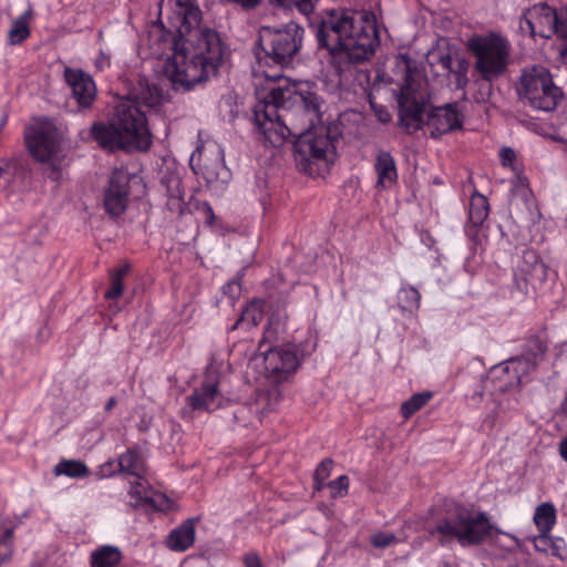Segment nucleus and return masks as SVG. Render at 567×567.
Listing matches in <instances>:
<instances>
[{
	"label": "nucleus",
	"instance_id": "25",
	"mask_svg": "<svg viewBox=\"0 0 567 567\" xmlns=\"http://www.w3.org/2000/svg\"><path fill=\"white\" fill-rule=\"evenodd\" d=\"M534 523L540 533H550L556 523V509L551 503H542L536 507Z\"/></svg>",
	"mask_w": 567,
	"mask_h": 567
},
{
	"label": "nucleus",
	"instance_id": "57",
	"mask_svg": "<svg viewBox=\"0 0 567 567\" xmlns=\"http://www.w3.org/2000/svg\"><path fill=\"white\" fill-rule=\"evenodd\" d=\"M112 466H113V462H107V463H105V464L103 465V470L105 471V470H106V467H110V468H111Z\"/></svg>",
	"mask_w": 567,
	"mask_h": 567
},
{
	"label": "nucleus",
	"instance_id": "34",
	"mask_svg": "<svg viewBox=\"0 0 567 567\" xmlns=\"http://www.w3.org/2000/svg\"><path fill=\"white\" fill-rule=\"evenodd\" d=\"M269 2L272 6L286 9L296 8L306 16L312 12V7L308 0H269Z\"/></svg>",
	"mask_w": 567,
	"mask_h": 567
},
{
	"label": "nucleus",
	"instance_id": "45",
	"mask_svg": "<svg viewBox=\"0 0 567 567\" xmlns=\"http://www.w3.org/2000/svg\"><path fill=\"white\" fill-rule=\"evenodd\" d=\"M110 65H111V56H110V54L101 51L99 53V56L95 60L96 69H99L100 71H103V70L110 68Z\"/></svg>",
	"mask_w": 567,
	"mask_h": 567
},
{
	"label": "nucleus",
	"instance_id": "22",
	"mask_svg": "<svg viewBox=\"0 0 567 567\" xmlns=\"http://www.w3.org/2000/svg\"><path fill=\"white\" fill-rule=\"evenodd\" d=\"M534 547L540 553H550L554 556L564 558L567 554V546L563 538H553L549 533H540L534 537Z\"/></svg>",
	"mask_w": 567,
	"mask_h": 567
},
{
	"label": "nucleus",
	"instance_id": "31",
	"mask_svg": "<svg viewBox=\"0 0 567 567\" xmlns=\"http://www.w3.org/2000/svg\"><path fill=\"white\" fill-rule=\"evenodd\" d=\"M30 34L29 28H28V20L25 16H21L18 19H16L12 23V27L9 31V38L11 43H20L24 39H27Z\"/></svg>",
	"mask_w": 567,
	"mask_h": 567
},
{
	"label": "nucleus",
	"instance_id": "54",
	"mask_svg": "<svg viewBox=\"0 0 567 567\" xmlns=\"http://www.w3.org/2000/svg\"><path fill=\"white\" fill-rule=\"evenodd\" d=\"M450 63H451V58H450L449 55L442 59V64H443L445 68H449V69H450Z\"/></svg>",
	"mask_w": 567,
	"mask_h": 567
},
{
	"label": "nucleus",
	"instance_id": "17",
	"mask_svg": "<svg viewBox=\"0 0 567 567\" xmlns=\"http://www.w3.org/2000/svg\"><path fill=\"white\" fill-rule=\"evenodd\" d=\"M63 74L79 106L90 107L96 97V86L93 79L83 70L69 66L64 69Z\"/></svg>",
	"mask_w": 567,
	"mask_h": 567
},
{
	"label": "nucleus",
	"instance_id": "4",
	"mask_svg": "<svg viewBox=\"0 0 567 567\" xmlns=\"http://www.w3.org/2000/svg\"><path fill=\"white\" fill-rule=\"evenodd\" d=\"M429 97L426 83L412 76L406 59L405 79L398 95L399 126L406 134H413L426 125L433 138L462 128L463 115L457 110V103H447L431 109L424 122L423 113Z\"/></svg>",
	"mask_w": 567,
	"mask_h": 567
},
{
	"label": "nucleus",
	"instance_id": "46",
	"mask_svg": "<svg viewBox=\"0 0 567 567\" xmlns=\"http://www.w3.org/2000/svg\"><path fill=\"white\" fill-rule=\"evenodd\" d=\"M49 163L48 177L53 182H58L61 178V169L56 163L52 162V159Z\"/></svg>",
	"mask_w": 567,
	"mask_h": 567
},
{
	"label": "nucleus",
	"instance_id": "59",
	"mask_svg": "<svg viewBox=\"0 0 567 567\" xmlns=\"http://www.w3.org/2000/svg\"><path fill=\"white\" fill-rule=\"evenodd\" d=\"M265 333H266V334L271 336V334H272V331H271V329H270V328H267Z\"/></svg>",
	"mask_w": 567,
	"mask_h": 567
},
{
	"label": "nucleus",
	"instance_id": "44",
	"mask_svg": "<svg viewBox=\"0 0 567 567\" xmlns=\"http://www.w3.org/2000/svg\"><path fill=\"white\" fill-rule=\"evenodd\" d=\"M13 554V547L11 545H6L3 542H0V567L10 560Z\"/></svg>",
	"mask_w": 567,
	"mask_h": 567
},
{
	"label": "nucleus",
	"instance_id": "37",
	"mask_svg": "<svg viewBox=\"0 0 567 567\" xmlns=\"http://www.w3.org/2000/svg\"><path fill=\"white\" fill-rule=\"evenodd\" d=\"M167 198L171 196L184 197V189L182 187V181L178 176H169L165 181Z\"/></svg>",
	"mask_w": 567,
	"mask_h": 567
},
{
	"label": "nucleus",
	"instance_id": "2",
	"mask_svg": "<svg viewBox=\"0 0 567 567\" xmlns=\"http://www.w3.org/2000/svg\"><path fill=\"white\" fill-rule=\"evenodd\" d=\"M321 97L309 90L272 87L254 110V123L272 146L284 144L289 134L321 124Z\"/></svg>",
	"mask_w": 567,
	"mask_h": 567
},
{
	"label": "nucleus",
	"instance_id": "51",
	"mask_svg": "<svg viewBox=\"0 0 567 567\" xmlns=\"http://www.w3.org/2000/svg\"><path fill=\"white\" fill-rule=\"evenodd\" d=\"M378 117H379L380 122H382V123H389L391 121L390 113L386 111H383V110H380L378 112Z\"/></svg>",
	"mask_w": 567,
	"mask_h": 567
},
{
	"label": "nucleus",
	"instance_id": "36",
	"mask_svg": "<svg viewBox=\"0 0 567 567\" xmlns=\"http://www.w3.org/2000/svg\"><path fill=\"white\" fill-rule=\"evenodd\" d=\"M371 544L377 548H386L398 542L393 533L378 532L370 538Z\"/></svg>",
	"mask_w": 567,
	"mask_h": 567
},
{
	"label": "nucleus",
	"instance_id": "49",
	"mask_svg": "<svg viewBox=\"0 0 567 567\" xmlns=\"http://www.w3.org/2000/svg\"><path fill=\"white\" fill-rule=\"evenodd\" d=\"M12 536H13V529L12 528H4L2 532V535H0V542H3L6 545L12 546Z\"/></svg>",
	"mask_w": 567,
	"mask_h": 567
},
{
	"label": "nucleus",
	"instance_id": "19",
	"mask_svg": "<svg viewBox=\"0 0 567 567\" xmlns=\"http://www.w3.org/2000/svg\"><path fill=\"white\" fill-rule=\"evenodd\" d=\"M197 518H189L173 529L167 537V546L175 551H185L195 542V523Z\"/></svg>",
	"mask_w": 567,
	"mask_h": 567
},
{
	"label": "nucleus",
	"instance_id": "7",
	"mask_svg": "<svg viewBox=\"0 0 567 567\" xmlns=\"http://www.w3.org/2000/svg\"><path fill=\"white\" fill-rule=\"evenodd\" d=\"M516 92L524 105L544 112L554 111L564 97L563 90L554 83L551 73L544 65L524 68Z\"/></svg>",
	"mask_w": 567,
	"mask_h": 567
},
{
	"label": "nucleus",
	"instance_id": "23",
	"mask_svg": "<svg viewBox=\"0 0 567 567\" xmlns=\"http://www.w3.org/2000/svg\"><path fill=\"white\" fill-rule=\"evenodd\" d=\"M118 472L130 474L136 478H142L145 473L143 457L135 450H127L118 457Z\"/></svg>",
	"mask_w": 567,
	"mask_h": 567
},
{
	"label": "nucleus",
	"instance_id": "52",
	"mask_svg": "<svg viewBox=\"0 0 567 567\" xmlns=\"http://www.w3.org/2000/svg\"><path fill=\"white\" fill-rule=\"evenodd\" d=\"M115 405H116V399H115L114 396H111V398L107 400V402H106V404H105L104 410H105L106 412H109V411H111Z\"/></svg>",
	"mask_w": 567,
	"mask_h": 567
},
{
	"label": "nucleus",
	"instance_id": "8",
	"mask_svg": "<svg viewBox=\"0 0 567 567\" xmlns=\"http://www.w3.org/2000/svg\"><path fill=\"white\" fill-rule=\"evenodd\" d=\"M305 30L295 21H289L281 28L261 27L258 44L265 56L281 68L288 66L299 52Z\"/></svg>",
	"mask_w": 567,
	"mask_h": 567
},
{
	"label": "nucleus",
	"instance_id": "58",
	"mask_svg": "<svg viewBox=\"0 0 567 567\" xmlns=\"http://www.w3.org/2000/svg\"><path fill=\"white\" fill-rule=\"evenodd\" d=\"M272 81H277V80H280L281 79V75L280 74H275L274 76L270 78Z\"/></svg>",
	"mask_w": 567,
	"mask_h": 567
},
{
	"label": "nucleus",
	"instance_id": "33",
	"mask_svg": "<svg viewBox=\"0 0 567 567\" xmlns=\"http://www.w3.org/2000/svg\"><path fill=\"white\" fill-rule=\"evenodd\" d=\"M280 393L278 389L272 388L269 391H260L257 394L256 403L266 411H272L279 402Z\"/></svg>",
	"mask_w": 567,
	"mask_h": 567
},
{
	"label": "nucleus",
	"instance_id": "60",
	"mask_svg": "<svg viewBox=\"0 0 567 567\" xmlns=\"http://www.w3.org/2000/svg\"><path fill=\"white\" fill-rule=\"evenodd\" d=\"M262 347H264V340H261V341L259 342V348H258V349H259V350H261V348H262Z\"/></svg>",
	"mask_w": 567,
	"mask_h": 567
},
{
	"label": "nucleus",
	"instance_id": "42",
	"mask_svg": "<svg viewBox=\"0 0 567 567\" xmlns=\"http://www.w3.org/2000/svg\"><path fill=\"white\" fill-rule=\"evenodd\" d=\"M524 203L527 208V215L525 216V220L535 221V218L537 216L535 200L532 197L526 196Z\"/></svg>",
	"mask_w": 567,
	"mask_h": 567
},
{
	"label": "nucleus",
	"instance_id": "14",
	"mask_svg": "<svg viewBox=\"0 0 567 567\" xmlns=\"http://www.w3.org/2000/svg\"><path fill=\"white\" fill-rule=\"evenodd\" d=\"M130 174L123 169H114L104 193V207L109 215H122L128 203Z\"/></svg>",
	"mask_w": 567,
	"mask_h": 567
},
{
	"label": "nucleus",
	"instance_id": "30",
	"mask_svg": "<svg viewBox=\"0 0 567 567\" xmlns=\"http://www.w3.org/2000/svg\"><path fill=\"white\" fill-rule=\"evenodd\" d=\"M130 267L127 265L120 267L111 277V287L105 291L106 299H116L122 296L124 286L123 279L128 274Z\"/></svg>",
	"mask_w": 567,
	"mask_h": 567
},
{
	"label": "nucleus",
	"instance_id": "53",
	"mask_svg": "<svg viewBox=\"0 0 567 567\" xmlns=\"http://www.w3.org/2000/svg\"><path fill=\"white\" fill-rule=\"evenodd\" d=\"M534 342L536 344L538 353L539 354H544L545 351L547 350V347L542 341H539V340H535Z\"/></svg>",
	"mask_w": 567,
	"mask_h": 567
},
{
	"label": "nucleus",
	"instance_id": "13",
	"mask_svg": "<svg viewBox=\"0 0 567 567\" xmlns=\"http://www.w3.org/2000/svg\"><path fill=\"white\" fill-rule=\"evenodd\" d=\"M548 277V267L534 250H525L515 272V286L524 295H532Z\"/></svg>",
	"mask_w": 567,
	"mask_h": 567
},
{
	"label": "nucleus",
	"instance_id": "3",
	"mask_svg": "<svg viewBox=\"0 0 567 567\" xmlns=\"http://www.w3.org/2000/svg\"><path fill=\"white\" fill-rule=\"evenodd\" d=\"M316 39L330 55L352 64L369 60L379 44L374 16L358 11L330 10L317 27Z\"/></svg>",
	"mask_w": 567,
	"mask_h": 567
},
{
	"label": "nucleus",
	"instance_id": "6",
	"mask_svg": "<svg viewBox=\"0 0 567 567\" xmlns=\"http://www.w3.org/2000/svg\"><path fill=\"white\" fill-rule=\"evenodd\" d=\"M493 526L484 513L473 511L453 501L443 505L442 517L430 532L439 535V540L444 544L456 539L462 546H471L482 543L492 532Z\"/></svg>",
	"mask_w": 567,
	"mask_h": 567
},
{
	"label": "nucleus",
	"instance_id": "1",
	"mask_svg": "<svg viewBox=\"0 0 567 567\" xmlns=\"http://www.w3.org/2000/svg\"><path fill=\"white\" fill-rule=\"evenodd\" d=\"M164 6L172 12L168 19L176 35L163 73L174 90L189 91L217 74L226 47L216 31L199 27L202 12L192 0H162L161 10Z\"/></svg>",
	"mask_w": 567,
	"mask_h": 567
},
{
	"label": "nucleus",
	"instance_id": "28",
	"mask_svg": "<svg viewBox=\"0 0 567 567\" xmlns=\"http://www.w3.org/2000/svg\"><path fill=\"white\" fill-rule=\"evenodd\" d=\"M54 473L56 475H65L69 477H83L89 473V470L81 461L65 460L55 466Z\"/></svg>",
	"mask_w": 567,
	"mask_h": 567
},
{
	"label": "nucleus",
	"instance_id": "41",
	"mask_svg": "<svg viewBox=\"0 0 567 567\" xmlns=\"http://www.w3.org/2000/svg\"><path fill=\"white\" fill-rule=\"evenodd\" d=\"M560 37L567 40V6L560 12ZM561 53L567 59V47Z\"/></svg>",
	"mask_w": 567,
	"mask_h": 567
},
{
	"label": "nucleus",
	"instance_id": "24",
	"mask_svg": "<svg viewBox=\"0 0 567 567\" xmlns=\"http://www.w3.org/2000/svg\"><path fill=\"white\" fill-rule=\"evenodd\" d=\"M218 394L216 383H204L188 396V403L194 410H208Z\"/></svg>",
	"mask_w": 567,
	"mask_h": 567
},
{
	"label": "nucleus",
	"instance_id": "26",
	"mask_svg": "<svg viewBox=\"0 0 567 567\" xmlns=\"http://www.w3.org/2000/svg\"><path fill=\"white\" fill-rule=\"evenodd\" d=\"M489 204L487 198L481 194H474L470 202L468 219L472 226H481L487 218Z\"/></svg>",
	"mask_w": 567,
	"mask_h": 567
},
{
	"label": "nucleus",
	"instance_id": "50",
	"mask_svg": "<svg viewBox=\"0 0 567 567\" xmlns=\"http://www.w3.org/2000/svg\"><path fill=\"white\" fill-rule=\"evenodd\" d=\"M559 453L561 458L567 462V436L560 441Z\"/></svg>",
	"mask_w": 567,
	"mask_h": 567
},
{
	"label": "nucleus",
	"instance_id": "56",
	"mask_svg": "<svg viewBox=\"0 0 567 567\" xmlns=\"http://www.w3.org/2000/svg\"><path fill=\"white\" fill-rule=\"evenodd\" d=\"M312 7V11L316 9V7L318 6V3L320 2V0H308Z\"/></svg>",
	"mask_w": 567,
	"mask_h": 567
},
{
	"label": "nucleus",
	"instance_id": "40",
	"mask_svg": "<svg viewBox=\"0 0 567 567\" xmlns=\"http://www.w3.org/2000/svg\"><path fill=\"white\" fill-rule=\"evenodd\" d=\"M166 206L169 212L177 216H183L188 210V206L185 203L184 197L171 196L167 198Z\"/></svg>",
	"mask_w": 567,
	"mask_h": 567
},
{
	"label": "nucleus",
	"instance_id": "16",
	"mask_svg": "<svg viewBox=\"0 0 567 567\" xmlns=\"http://www.w3.org/2000/svg\"><path fill=\"white\" fill-rule=\"evenodd\" d=\"M535 363L527 358H516L495 367L492 370V379L498 391L506 392L516 388L522 382V375L527 373Z\"/></svg>",
	"mask_w": 567,
	"mask_h": 567
},
{
	"label": "nucleus",
	"instance_id": "55",
	"mask_svg": "<svg viewBox=\"0 0 567 567\" xmlns=\"http://www.w3.org/2000/svg\"><path fill=\"white\" fill-rule=\"evenodd\" d=\"M204 209H205V212H206L210 217H213V216H214V215H213V209H212V207H210L208 204H204Z\"/></svg>",
	"mask_w": 567,
	"mask_h": 567
},
{
	"label": "nucleus",
	"instance_id": "43",
	"mask_svg": "<svg viewBox=\"0 0 567 567\" xmlns=\"http://www.w3.org/2000/svg\"><path fill=\"white\" fill-rule=\"evenodd\" d=\"M499 158L502 164L507 166L516 159V154L511 147H503L499 152Z\"/></svg>",
	"mask_w": 567,
	"mask_h": 567
},
{
	"label": "nucleus",
	"instance_id": "48",
	"mask_svg": "<svg viewBox=\"0 0 567 567\" xmlns=\"http://www.w3.org/2000/svg\"><path fill=\"white\" fill-rule=\"evenodd\" d=\"M246 567H262L261 560L257 554H247L245 556Z\"/></svg>",
	"mask_w": 567,
	"mask_h": 567
},
{
	"label": "nucleus",
	"instance_id": "9",
	"mask_svg": "<svg viewBox=\"0 0 567 567\" xmlns=\"http://www.w3.org/2000/svg\"><path fill=\"white\" fill-rule=\"evenodd\" d=\"M468 49L476 59L475 69L484 81L493 82L505 73L511 53L505 38L493 32L474 37L468 41Z\"/></svg>",
	"mask_w": 567,
	"mask_h": 567
},
{
	"label": "nucleus",
	"instance_id": "15",
	"mask_svg": "<svg viewBox=\"0 0 567 567\" xmlns=\"http://www.w3.org/2000/svg\"><path fill=\"white\" fill-rule=\"evenodd\" d=\"M265 370L275 382H280L299 365L296 350L291 347L268 348L264 352Z\"/></svg>",
	"mask_w": 567,
	"mask_h": 567
},
{
	"label": "nucleus",
	"instance_id": "38",
	"mask_svg": "<svg viewBox=\"0 0 567 567\" xmlns=\"http://www.w3.org/2000/svg\"><path fill=\"white\" fill-rule=\"evenodd\" d=\"M332 489V497H340L347 494L349 488V478L347 475H341L337 480L329 483Z\"/></svg>",
	"mask_w": 567,
	"mask_h": 567
},
{
	"label": "nucleus",
	"instance_id": "21",
	"mask_svg": "<svg viewBox=\"0 0 567 567\" xmlns=\"http://www.w3.org/2000/svg\"><path fill=\"white\" fill-rule=\"evenodd\" d=\"M122 560V553L118 547L103 545L91 553V567H116Z\"/></svg>",
	"mask_w": 567,
	"mask_h": 567
},
{
	"label": "nucleus",
	"instance_id": "35",
	"mask_svg": "<svg viewBox=\"0 0 567 567\" xmlns=\"http://www.w3.org/2000/svg\"><path fill=\"white\" fill-rule=\"evenodd\" d=\"M333 461L329 457L323 458L315 471V482L317 488H321L323 486L324 481L330 476L332 470Z\"/></svg>",
	"mask_w": 567,
	"mask_h": 567
},
{
	"label": "nucleus",
	"instance_id": "29",
	"mask_svg": "<svg viewBox=\"0 0 567 567\" xmlns=\"http://www.w3.org/2000/svg\"><path fill=\"white\" fill-rule=\"evenodd\" d=\"M432 398V392L424 391L413 394L408 401L401 405V413L404 419H409L416 411L423 408Z\"/></svg>",
	"mask_w": 567,
	"mask_h": 567
},
{
	"label": "nucleus",
	"instance_id": "27",
	"mask_svg": "<svg viewBox=\"0 0 567 567\" xmlns=\"http://www.w3.org/2000/svg\"><path fill=\"white\" fill-rule=\"evenodd\" d=\"M398 305L402 310L414 311L420 307L421 296L414 287H403L398 291Z\"/></svg>",
	"mask_w": 567,
	"mask_h": 567
},
{
	"label": "nucleus",
	"instance_id": "47",
	"mask_svg": "<svg viewBox=\"0 0 567 567\" xmlns=\"http://www.w3.org/2000/svg\"><path fill=\"white\" fill-rule=\"evenodd\" d=\"M224 291L225 293H228L230 297L235 298L240 292V285L238 281L231 280L224 287Z\"/></svg>",
	"mask_w": 567,
	"mask_h": 567
},
{
	"label": "nucleus",
	"instance_id": "5",
	"mask_svg": "<svg viewBox=\"0 0 567 567\" xmlns=\"http://www.w3.org/2000/svg\"><path fill=\"white\" fill-rule=\"evenodd\" d=\"M166 100V95L156 83L140 79L137 85L115 106L114 121L135 151L146 152L152 145V133L142 106L155 109Z\"/></svg>",
	"mask_w": 567,
	"mask_h": 567
},
{
	"label": "nucleus",
	"instance_id": "12",
	"mask_svg": "<svg viewBox=\"0 0 567 567\" xmlns=\"http://www.w3.org/2000/svg\"><path fill=\"white\" fill-rule=\"evenodd\" d=\"M519 29L534 39H549L555 33L560 37V14L546 3L536 4L525 11L519 20Z\"/></svg>",
	"mask_w": 567,
	"mask_h": 567
},
{
	"label": "nucleus",
	"instance_id": "18",
	"mask_svg": "<svg viewBox=\"0 0 567 567\" xmlns=\"http://www.w3.org/2000/svg\"><path fill=\"white\" fill-rule=\"evenodd\" d=\"M91 136L101 147L109 151H135V147H131V142L126 141L124 133L120 130L113 116L109 124L103 122L93 123L91 126Z\"/></svg>",
	"mask_w": 567,
	"mask_h": 567
},
{
	"label": "nucleus",
	"instance_id": "10",
	"mask_svg": "<svg viewBox=\"0 0 567 567\" xmlns=\"http://www.w3.org/2000/svg\"><path fill=\"white\" fill-rule=\"evenodd\" d=\"M300 133L289 136L297 138L293 145L295 159L301 169L307 172L312 161H332L339 137L337 126L318 124Z\"/></svg>",
	"mask_w": 567,
	"mask_h": 567
},
{
	"label": "nucleus",
	"instance_id": "32",
	"mask_svg": "<svg viewBox=\"0 0 567 567\" xmlns=\"http://www.w3.org/2000/svg\"><path fill=\"white\" fill-rule=\"evenodd\" d=\"M262 319V313L256 307H247L233 326V330L237 329L240 324H247L248 327L257 326Z\"/></svg>",
	"mask_w": 567,
	"mask_h": 567
},
{
	"label": "nucleus",
	"instance_id": "11",
	"mask_svg": "<svg viewBox=\"0 0 567 567\" xmlns=\"http://www.w3.org/2000/svg\"><path fill=\"white\" fill-rule=\"evenodd\" d=\"M24 142L33 159L48 163L58 156L62 138L55 124L42 118L25 128Z\"/></svg>",
	"mask_w": 567,
	"mask_h": 567
},
{
	"label": "nucleus",
	"instance_id": "20",
	"mask_svg": "<svg viewBox=\"0 0 567 567\" xmlns=\"http://www.w3.org/2000/svg\"><path fill=\"white\" fill-rule=\"evenodd\" d=\"M374 169L378 174V186L390 188L395 184L398 179L395 161L389 152L381 151L378 153Z\"/></svg>",
	"mask_w": 567,
	"mask_h": 567
},
{
	"label": "nucleus",
	"instance_id": "39",
	"mask_svg": "<svg viewBox=\"0 0 567 567\" xmlns=\"http://www.w3.org/2000/svg\"><path fill=\"white\" fill-rule=\"evenodd\" d=\"M145 483L142 478H136L134 483H132L130 494L132 497L136 498V505L140 502L148 499L147 495V488L145 486Z\"/></svg>",
	"mask_w": 567,
	"mask_h": 567
}]
</instances>
